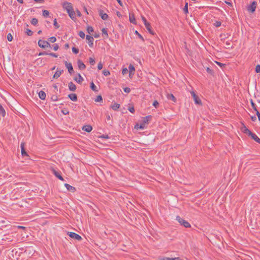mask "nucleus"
<instances>
[{
	"label": "nucleus",
	"instance_id": "nucleus-30",
	"mask_svg": "<svg viewBox=\"0 0 260 260\" xmlns=\"http://www.w3.org/2000/svg\"><path fill=\"white\" fill-rule=\"evenodd\" d=\"M250 104H251V107L252 108H253V109L256 112L257 110V108H256V105L255 104V103L253 102V100L252 99L250 100Z\"/></svg>",
	"mask_w": 260,
	"mask_h": 260
},
{
	"label": "nucleus",
	"instance_id": "nucleus-10",
	"mask_svg": "<svg viewBox=\"0 0 260 260\" xmlns=\"http://www.w3.org/2000/svg\"><path fill=\"white\" fill-rule=\"evenodd\" d=\"M77 65L78 68L81 70H84L86 68V66L80 59H78L77 61Z\"/></svg>",
	"mask_w": 260,
	"mask_h": 260
},
{
	"label": "nucleus",
	"instance_id": "nucleus-6",
	"mask_svg": "<svg viewBox=\"0 0 260 260\" xmlns=\"http://www.w3.org/2000/svg\"><path fill=\"white\" fill-rule=\"evenodd\" d=\"M191 94L193 99L194 103L196 104L202 105V102L199 97L196 94L195 91H191Z\"/></svg>",
	"mask_w": 260,
	"mask_h": 260
},
{
	"label": "nucleus",
	"instance_id": "nucleus-64",
	"mask_svg": "<svg viewBox=\"0 0 260 260\" xmlns=\"http://www.w3.org/2000/svg\"><path fill=\"white\" fill-rule=\"evenodd\" d=\"M51 100L53 101H56L57 100V98L56 95H53L52 97H51Z\"/></svg>",
	"mask_w": 260,
	"mask_h": 260
},
{
	"label": "nucleus",
	"instance_id": "nucleus-50",
	"mask_svg": "<svg viewBox=\"0 0 260 260\" xmlns=\"http://www.w3.org/2000/svg\"><path fill=\"white\" fill-rule=\"evenodd\" d=\"M128 110H129V111L132 113H134L135 111V108L133 106L132 107H129L128 109Z\"/></svg>",
	"mask_w": 260,
	"mask_h": 260
},
{
	"label": "nucleus",
	"instance_id": "nucleus-33",
	"mask_svg": "<svg viewBox=\"0 0 260 260\" xmlns=\"http://www.w3.org/2000/svg\"><path fill=\"white\" fill-rule=\"evenodd\" d=\"M38 20L37 18H32L31 20V23L34 25H36L38 24Z\"/></svg>",
	"mask_w": 260,
	"mask_h": 260
},
{
	"label": "nucleus",
	"instance_id": "nucleus-63",
	"mask_svg": "<svg viewBox=\"0 0 260 260\" xmlns=\"http://www.w3.org/2000/svg\"><path fill=\"white\" fill-rule=\"evenodd\" d=\"M76 12H77V15L78 17H81L82 16V14L79 10H76Z\"/></svg>",
	"mask_w": 260,
	"mask_h": 260
},
{
	"label": "nucleus",
	"instance_id": "nucleus-42",
	"mask_svg": "<svg viewBox=\"0 0 260 260\" xmlns=\"http://www.w3.org/2000/svg\"><path fill=\"white\" fill-rule=\"evenodd\" d=\"M183 11L184 12L185 14H187L188 13V4L187 3H186L185 4V5L183 8Z\"/></svg>",
	"mask_w": 260,
	"mask_h": 260
},
{
	"label": "nucleus",
	"instance_id": "nucleus-58",
	"mask_svg": "<svg viewBox=\"0 0 260 260\" xmlns=\"http://www.w3.org/2000/svg\"><path fill=\"white\" fill-rule=\"evenodd\" d=\"M225 44H226V46H227V47H226V48L230 49V48H232V46H231V43H230V42L227 41V42L225 43Z\"/></svg>",
	"mask_w": 260,
	"mask_h": 260
},
{
	"label": "nucleus",
	"instance_id": "nucleus-27",
	"mask_svg": "<svg viewBox=\"0 0 260 260\" xmlns=\"http://www.w3.org/2000/svg\"><path fill=\"white\" fill-rule=\"evenodd\" d=\"M90 88L95 92H98L99 91L97 87L95 85L93 82H91L90 84Z\"/></svg>",
	"mask_w": 260,
	"mask_h": 260
},
{
	"label": "nucleus",
	"instance_id": "nucleus-8",
	"mask_svg": "<svg viewBox=\"0 0 260 260\" xmlns=\"http://www.w3.org/2000/svg\"><path fill=\"white\" fill-rule=\"evenodd\" d=\"M241 131L248 136L251 135L252 133L243 123H242V126L241 127Z\"/></svg>",
	"mask_w": 260,
	"mask_h": 260
},
{
	"label": "nucleus",
	"instance_id": "nucleus-1",
	"mask_svg": "<svg viewBox=\"0 0 260 260\" xmlns=\"http://www.w3.org/2000/svg\"><path fill=\"white\" fill-rule=\"evenodd\" d=\"M63 8L66 10L70 17L73 20L76 19L75 12L74 10L72 4L71 3L65 2L62 4Z\"/></svg>",
	"mask_w": 260,
	"mask_h": 260
},
{
	"label": "nucleus",
	"instance_id": "nucleus-57",
	"mask_svg": "<svg viewBox=\"0 0 260 260\" xmlns=\"http://www.w3.org/2000/svg\"><path fill=\"white\" fill-rule=\"evenodd\" d=\"M142 20H143L145 25H146V24L149 23V22H147V21L145 17L142 16Z\"/></svg>",
	"mask_w": 260,
	"mask_h": 260
},
{
	"label": "nucleus",
	"instance_id": "nucleus-31",
	"mask_svg": "<svg viewBox=\"0 0 260 260\" xmlns=\"http://www.w3.org/2000/svg\"><path fill=\"white\" fill-rule=\"evenodd\" d=\"M168 99L172 100V101H173L174 102H175L176 101V98L172 94H168Z\"/></svg>",
	"mask_w": 260,
	"mask_h": 260
},
{
	"label": "nucleus",
	"instance_id": "nucleus-12",
	"mask_svg": "<svg viewBox=\"0 0 260 260\" xmlns=\"http://www.w3.org/2000/svg\"><path fill=\"white\" fill-rule=\"evenodd\" d=\"M86 39L88 41V45L90 47H92L93 45V38L89 35H86Z\"/></svg>",
	"mask_w": 260,
	"mask_h": 260
},
{
	"label": "nucleus",
	"instance_id": "nucleus-54",
	"mask_svg": "<svg viewBox=\"0 0 260 260\" xmlns=\"http://www.w3.org/2000/svg\"><path fill=\"white\" fill-rule=\"evenodd\" d=\"M128 72V70L126 68H123L122 70V74L125 75Z\"/></svg>",
	"mask_w": 260,
	"mask_h": 260
},
{
	"label": "nucleus",
	"instance_id": "nucleus-28",
	"mask_svg": "<svg viewBox=\"0 0 260 260\" xmlns=\"http://www.w3.org/2000/svg\"><path fill=\"white\" fill-rule=\"evenodd\" d=\"M120 107V105L117 103H114L111 106V108L114 111H117Z\"/></svg>",
	"mask_w": 260,
	"mask_h": 260
},
{
	"label": "nucleus",
	"instance_id": "nucleus-39",
	"mask_svg": "<svg viewBox=\"0 0 260 260\" xmlns=\"http://www.w3.org/2000/svg\"><path fill=\"white\" fill-rule=\"evenodd\" d=\"M53 25L55 27V28L56 29H57L59 27V25L57 22L56 19H54V20H53Z\"/></svg>",
	"mask_w": 260,
	"mask_h": 260
},
{
	"label": "nucleus",
	"instance_id": "nucleus-46",
	"mask_svg": "<svg viewBox=\"0 0 260 260\" xmlns=\"http://www.w3.org/2000/svg\"><path fill=\"white\" fill-rule=\"evenodd\" d=\"M7 39L10 42L12 41V40H13V36H12V35L10 33L8 34V35H7Z\"/></svg>",
	"mask_w": 260,
	"mask_h": 260
},
{
	"label": "nucleus",
	"instance_id": "nucleus-26",
	"mask_svg": "<svg viewBox=\"0 0 260 260\" xmlns=\"http://www.w3.org/2000/svg\"><path fill=\"white\" fill-rule=\"evenodd\" d=\"M39 96L41 100H45L46 98V93L44 91L41 90L39 92Z\"/></svg>",
	"mask_w": 260,
	"mask_h": 260
},
{
	"label": "nucleus",
	"instance_id": "nucleus-47",
	"mask_svg": "<svg viewBox=\"0 0 260 260\" xmlns=\"http://www.w3.org/2000/svg\"><path fill=\"white\" fill-rule=\"evenodd\" d=\"M255 71L256 73H260V65L259 64H257L256 66L255 69Z\"/></svg>",
	"mask_w": 260,
	"mask_h": 260
},
{
	"label": "nucleus",
	"instance_id": "nucleus-3",
	"mask_svg": "<svg viewBox=\"0 0 260 260\" xmlns=\"http://www.w3.org/2000/svg\"><path fill=\"white\" fill-rule=\"evenodd\" d=\"M50 173L53 174L58 179H63L61 175L60 171L58 169L51 167L50 169Z\"/></svg>",
	"mask_w": 260,
	"mask_h": 260
},
{
	"label": "nucleus",
	"instance_id": "nucleus-35",
	"mask_svg": "<svg viewBox=\"0 0 260 260\" xmlns=\"http://www.w3.org/2000/svg\"><path fill=\"white\" fill-rule=\"evenodd\" d=\"M103 101L102 96L101 95H98L96 98L95 99V102H100Z\"/></svg>",
	"mask_w": 260,
	"mask_h": 260
},
{
	"label": "nucleus",
	"instance_id": "nucleus-45",
	"mask_svg": "<svg viewBox=\"0 0 260 260\" xmlns=\"http://www.w3.org/2000/svg\"><path fill=\"white\" fill-rule=\"evenodd\" d=\"M72 51L75 54H77L79 53V49L76 47H73L72 48Z\"/></svg>",
	"mask_w": 260,
	"mask_h": 260
},
{
	"label": "nucleus",
	"instance_id": "nucleus-20",
	"mask_svg": "<svg viewBox=\"0 0 260 260\" xmlns=\"http://www.w3.org/2000/svg\"><path fill=\"white\" fill-rule=\"evenodd\" d=\"M152 119V116L151 115H148L145 117H144L143 122L145 124H147L148 123L149 121H151Z\"/></svg>",
	"mask_w": 260,
	"mask_h": 260
},
{
	"label": "nucleus",
	"instance_id": "nucleus-32",
	"mask_svg": "<svg viewBox=\"0 0 260 260\" xmlns=\"http://www.w3.org/2000/svg\"><path fill=\"white\" fill-rule=\"evenodd\" d=\"M162 260H181L179 257L170 258L168 257H165Z\"/></svg>",
	"mask_w": 260,
	"mask_h": 260
},
{
	"label": "nucleus",
	"instance_id": "nucleus-7",
	"mask_svg": "<svg viewBox=\"0 0 260 260\" xmlns=\"http://www.w3.org/2000/svg\"><path fill=\"white\" fill-rule=\"evenodd\" d=\"M69 235L71 238L78 241H81L82 239V237L79 235L74 232H70Z\"/></svg>",
	"mask_w": 260,
	"mask_h": 260
},
{
	"label": "nucleus",
	"instance_id": "nucleus-16",
	"mask_svg": "<svg viewBox=\"0 0 260 260\" xmlns=\"http://www.w3.org/2000/svg\"><path fill=\"white\" fill-rule=\"evenodd\" d=\"M69 98L72 101L76 102L78 100L77 95L75 93H71L68 95Z\"/></svg>",
	"mask_w": 260,
	"mask_h": 260
},
{
	"label": "nucleus",
	"instance_id": "nucleus-29",
	"mask_svg": "<svg viewBox=\"0 0 260 260\" xmlns=\"http://www.w3.org/2000/svg\"><path fill=\"white\" fill-rule=\"evenodd\" d=\"M0 114H1L3 116V117L5 116V115H6V111L1 104H0Z\"/></svg>",
	"mask_w": 260,
	"mask_h": 260
},
{
	"label": "nucleus",
	"instance_id": "nucleus-19",
	"mask_svg": "<svg viewBox=\"0 0 260 260\" xmlns=\"http://www.w3.org/2000/svg\"><path fill=\"white\" fill-rule=\"evenodd\" d=\"M69 88L71 91H74L76 90L77 87L76 85L72 82H70L69 83Z\"/></svg>",
	"mask_w": 260,
	"mask_h": 260
},
{
	"label": "nucleus",
	"instance_id": "nucleus-2",
	"mask_svg": "<svg viewBox=\"0 0 260 260\" xmlns=\"http://www.w3.org/2000/svg\"><path fill=\"white\" fill-rule=\"evenodd\" d=\"M176 220L182 225L185 228H190L191 226L190 223L186 220H185L179 216L176 217Z\"/></svg>",
	"mask_w": 260,
	"mask_h": 260
},
{
	"label": "nucleus",
	"instance_id": "nucleus-15",
	"mask_svg": "<svg viewBox=\"0 0 260 260\" xmlns=\"http://www.w3.org/2000/svg\"><path fill=\"white\" fill-rule=\"evenodd\" d=\"M145 26L146 29L148 30V31H149V32L150 34H151L152 35H154L155 32L152 29V27H151V24L150 23L146 24V25Z\"/></svg>",
	"mask_w": 260,
	"mask_h": 260
},
{
	"label": "nucleus",
	"instance_id": "nucleus-22",
	"mask_svg": "<svg viewBox=\"0 0 260 260\" xmlns=\"http://www.w3.org/2000/svg\"><path fill=\"white\" fill-rule=\"evenodd\" d=\"M74 80L78 83H81L83 81V78L80 74H78V77H75Z\"/></svg>",
	"mask_w": 260,
	"mask_h": 260
},
{
	"label": "nucleus",
	"instance_id": "nucleus-17",
	"mask_svg": "<svg viewBox=\"0 0 260 260\" xmlns=\"http://www.w3.org/2000/svg\"><path fill=\"white\" fill-rule=\"evenodd\" d=\"M64 186L69 191H70L72 192H74L76 191V188L69 184L65 183Z\"/></svg>",
	"mask_w": 260,
	"mask_h": 260
},
{
	"label": "nucleus",
	"instance_id": "nucleus-21",
	"mask_svg": "<svg viewBox=\"0 0 260 260\" xmlns=\"http://www.w3.org/2000/svg\"><path fill=\"white\" fill-rule=\"evenodd\" d=\"M129 20L131 23L133 24H136V20L134 14H129Z\"/></svg>",
	"mask_w": 260,
	"mask_h": 260
},
{
	"label": "nucleus",
	"instance_id": "nucleus-18",
	"mask_svg": "<svg viewBox=\"0 0 260 260\" xmlns=\"http://www.w3.org/2000/svg\"><path fill=\"white\" fill-rule=\"evenodd\" d=\"M82 129L86 132L89 133L92 129V127L90 125H86L83 126Z\"/></svg>",
	"mask_w": 260,
	"mask_h": 260
},
{
	"label": "nucleus",
	"instance_id": "nucleus-38",
	"mask_svg": "<svg viewBox=\"0 0 260 260\" xmlns=\"http://www.w3.org/2000/svg\"><path fill=\"white\" fill-rule=\"evenodd\" d=\"M87 31L89 34H91L93 32V28L92 26H88L87 27Z\"/></svg>",
	"mask_w": 260,
	"mask_h": 260
},
{
	"label": "nucleus",
	"instance_id": "nucleus-23",
	"mask_svg": "<svg viewBox=\"0 0 260 260\" xmlns=\"http://www.w3.org/2000/svg\"><path fill=\"white\" fill-rule=\"evenodd\" d=\"M62 72H63V70H61V71L57 70V71L55 73V74L53 76V78H54V79L58 78V77H59L60 76V75H61Z\"/></svg>",
	"mask_w": 260,
	"mask_h": 260
},
{
	"label": "nucleus",
	"instance_id": "nucleus-48",
	"mask_svg": "<svg viewBox=\"0 0 260 260\" xmlns=\"http://www.w3.org/2000/svg\"><path fill=\"white\" fill-rule=\"evenodd\" d=\"M79 36L82 39H84L85 38V34L82 31H80L79 32Z\"/></svg>",
	"mask_w": 260,
	"mask_h": 260
},
{
	"label": "nucleus",
	"instance_id": "nucleus-59",
	"mask_svg": "<svg viewBox=\"0 0 260 260\" xmlns=\"http://www.w3.org/2000/svg\"><path fill=\"white\" fill-rule=\"evenodd\" d=\"M124 91L126 93H129L131 91V89L129 87H125L124 88Z\"/></svg>",
	"mask_w": 260,
	"mask_h": 260
},
{
	"label": "nucleus",
	"instance_id": "nucleus-37",
	"mask_svg": "<svg viewBox=\"0 0 260 260\" xmlns=\"http://www.w3.org/2000/svg\"><path fill=\"white\" fill-rule=\"evenodd\" d=\"M25 32L29 36H31L33 34V31L28 28L26 29Z\"/></svg>",
	"mask_w": 260,
	"mask_h": 260
},
{
	"label": "nucleus",
	"instance_id": "nucleus-24",
	"mask_svg": "<svg viewBox=\"0 0 260 260\" xmlns=\"http://www.w3.org/2000/svg\"><path fill=\"white\" fill-rule=\"evenodd\" d=\"M128 69H129V74H133V75H134L135 74V69L134 66L131 64L128 67Z\"/></svg>",
	"mask_w": 260,
	"mask_h": 260
},
{
	"label": "nucleus",
	"instance_id": "nucleus-49",
	"mask_svg": "<svg viewBox=\"0 0 260 260\" xmlns=\"http://www.w3.org/2000/svg\"><path fill=\"white\" fill-rule=\"evenodd\" d=\"M145 126H146V124H145V123L142 121V122L140 123V125H139V128H140V129H144V128L145 127Z\"/></svg>",
	"mask_w": 260,
	"mask_h": 260
},
{
	"label": "nucleus",
	"instance_id": "nucleus-5",
	"mask_svg": "<svg viewBox=\"0 0 260 260\" xmlns=\"http://www.w3.org/2000/svg\"><path fill=\"white\" fill-rule=\"evenodd\" d=\"M38 46L42 48H46L50 47V45L48 41L39 40L38 43Z\"/></svg>",
	"mask_w": 260,
	"mask_h": 260
},
{
	"label": "nucleus",
	"instance_id": "nucleus-11",
	"mask_svg": "<svg viewBox=\"0 0 260 260\" xmlns=\"http://www.w3.org/2000/svg\"><path fill=\"white\" fill-rule=\"evenodd\" d=\"M99 13L100 16L101 17V18L103 20H106L108 19V15L106 13H105L103 10H99Z\"/></svg>",
	"mask_w": 260,
	"mask_h": 260
},
{
	"label": "nucleus",
	"instance_id": "nucleus-51",
	"mask_svg": "<svg viewBox=\"0 0 260 260\" xmlns=\"http://www.w3.org/2000/svg\"><path fill=\"white\" fill-rule=\"evenodd\" d=\"M48 54V52H46V51H44V52H40L38 54L39 56H41V55H47Z\"/></svg>",
	"mask_w": 260,
	"mask_h": 260
},
{
	"label": "nucleus",
	"instance_id": "nucleus-53",
	"mask_svg": "<svg viewBox=\"0 0 260 260\" xmlns=\"http://www.w3.org/2000/svg\"><path fill=\"white\" fill-rule=\"evenodd\" d=\"M102 68H103V64L101 62H100L98 64V69L99 70H100Z\"/></svg>",
	"mask_w": 260,
	"mask_h": 260
},
{
	"label": "nucleus",
	"instance_id": "nucleus-34",
	"mask_svg": "<svg viewBox=\"0 0 260 260\" xmlns=\"http://www.w3.org/2000/svg\"><path fill=\"white\" fill-rule=\"evenodd\" d=\"M221 22L220 21H215L213 23V25L216 27H219L221 26Z\"/></svg>",
	"mask_w": 260,
	"mask_h": 260
},
{
	"label": "nucleus",
	"instance_id": "nucleus-40",
	"mask_svg": "<svg viewBox=\"0 0 260 260\" xmlns=\"http://www.w3.org/2000/svg\"><path fill=\"white\" fill-rule=\"evenodd\" d=\"M135 34L136 35H137L138 36V37H139L140 39H141L143 42L144 41V38L143 37V36H142L141 34H140L138 32V31L137 30H136V31H135Z\"/></svg>",
	"mask_w": 260,
	"mask_h": 260
},
{
	"label": "nucleus",
	"instance_id": "nucleus-9",
	"mask_svg": "<svg viewBox=\"0 0 260 260\" xmlns=\"http://www.w3.org/2000/svg\"><path fill=\"white\" fill-rule=\"evenodd\" d=\"M66 67L68 69V72L70 74H72L74 72L73 68L71 63H68L67 61L64 62Z\"/></svg>",
	"mask_w": 260,
	"mask_h": 260
},
{
	"label": "nucleus",
	"instance_id": "nucleus-36",
	"mask_svg": "<svg viewBox=\"0 0 260 260\" xmlns=\"http://www.w3.org/2000/svg\"><path fill=\"white\" fill-rule=\"evenodd\" d=\"M42 14L44 17H47L49 15V12L48 10H43Z\"/></svg>",
	"mask_w": 260,
	"mask_h": 260
},
{
	"label": "nucleus",
	"instance_id": "nucleus-4",
	"mask_svg": "<svg viewBox=\"0 0 260 260\" xmlns=\"http://www.w3.org/2000/svg\"><path fill=\"white\" fill-rule=\"evenodd\" d=\"M257 6V3L255 1L252 2L250 5L247 7V11L251 13L255 12Z\"/></svg>",
	"mask_w": 260,
	"mask_h": 260
},
{
	"label": "nucleus",
	"instance_id": "nucleus-60",
	"mask_svg": "<svg viewBox=\"0 0 260 260\" xmlns=\"http://www.w3.org/2000/svg\"><path fill=\"white\" fill-rule=\"evenodd\" d=\"M62 112L64 115H67L69 113V112L67 109H64L62 110Z\"/></svg>",
	"mask_w": 260,
	"mask_h": 260
},
{
	"label": "nucleus",
	"instance_id": "nucleus-55",
	"mask_svg": "<svg viewBox=\"0 0 260 260\" xmlns=\"http://www.w3.org/2000/svg\"><path fill=\"white\" fill-rule=\"evenodd\" d=\"M59 48V46L58 45V44H55L53 45V50L54 51H56Z\"/></svg>",
	"mask_w": 260,
	"mask_h": 260
},
{
	"label": "nucleus",
	"instance_id": "nucleus-44",
	"mask_svg": "<svg viewBox=\"0 0 260 260\" xmlns=\"http://www.w3.org/2000/svg\"><path fill=\"white\" fill-rule=\"evenodd\" d=\"M89 63L91 65H94V63H95V60L94 58H92V57H90L89 59Z\"/></svg>",
	"mask_w": 260,
	"mask_h": 260
},
{
	"label": "nucleus",
	"instance_id": "nucleus-61",
	"mask_svg": "<svg viewBox=\"0 0 260 260\" xmlns=\"http://www.w3.org/2000/svg\"><path fill=\"white\" fill-rule=\"evenodd\" d=\"M216 63L221 68H222L223 67L225 66V64H223L222 63L219 62H216Z\"/></svg>",
	"mask_w": 260,
	"mask_h": 260
},
{
	"label": "nucleus",
	"instance_id": "nucleus-13",
	"mask_svg": "<svg viewBox=\"0 0 260 260\" xmlns=\"http://www.w3.org/2000/svg\"><path fill=\"white\" fill-rule=\"evenodd\" d=\"M25 144L24 143H21L20 144V147L21 149V154L22 156H28L27 153L26 152L25 150Z\"/></svg>",
	"mask_w": 260,
	"mask_h": 260
},
{
	"label": "nucleus",
	"instance_id": "nucleus-25",
	"mask_svg": "<svg viewBox=\"0 0 260 260\" xmlns=\"http://www.w3.org/2000/svg\"><path fill=\"white\" fill-rule=\"evenodd\" d=\"M102 35L104 39H107L108 38V34L106 28H103L102 29Z\"/></svg>",
	"mask_w": 260,
	"mask_h": 260
},
{
	"label": "nucleus",
	"instance_id": "nucleus-56",
	"mask_svg": "<svg viewBox=\"0 0 260 260\" xmlns=\"http://www.w3.org/2000/svg\"><path fill=\"white\" fill-rule=\"evenodd\" d=\"M48 55H50L51 56L54 57H57L58 56L57 54L54 53H48Z\"/></svg>",
	"mask_w": 260,
	"mask_h": 260
},
{
	"label": "nucleus",
	"instance_id": "nucleus-41",
	"mask_svg": "<svg viewBox=\"0 0 260 260\" xmlns=\"http://www.w3.org/2000/svg\"><path fill=\"white\" fill-rule=\"evenodd\" d=\"M103 74L105 76H108L110 74V73L109 70H104L103 71Z\"/></svg>",
	"mask_w": 260,
	"mask_h": 260
},
{
	"label": "nucleus",
	"instance_id": "nucleus-62",
	"mask_svg": "<svg viewBox=\"0 0 260 260\" xmlns=\"http://www.w3.org/2000/svg\"><path fill=\"white\" fill-rule=\"evenodd\" d=\"M206 70H207V72L208 73H209V74H212V73H213V71H212V70H211V69H210L209 68H207Z\"/></svg>",
	"mask_w": 260,
	"mask_h": 260
},
{
	"label": "nucleus",
	"instance_id": "nucleus-52",
	"mask_svg": "<svg viewBox=\"0 0 260 260\" xmlns=\"http://www.w3.org/2000/svg\"><path fill=\"white\" fill-rule=\"evenodd\" d=\"M153 106H154L156 108H157V107L159 105V103L157 101H154L153 103Z\"/></svg>",
	"mask_w": 260,
	"mask_h": 260
},
{
	"label": "nucleus",
	"instance_id": "nucleus-14",
	"mask_svg": "<svg viewBox=\"0 0 260 260\" xmlns=\"http://www.w3.org/2000/svg\"><path fill=\"white\" fill-rule=\"evenodd\" d=\"M249 136H250L252 139L254 140L257 143L260 144V139L257 136L256 134L251 133V134Z\"/></svg>",
	"mask_w": 260,
	"mask_h": 260
},
{
	"label": "nucleus",
	"instance_id": "nucleus-43",
	"mask_svg": "<svg viewBox=\"0 0 260 260\" xmlns=\"http://www.w3.org/2000/svg\"><path fill=\"white\" fill-rule=\"evenodd\" d=\"M48 41L51 42V43H54L56 41V38L55 37H51L48 38Z\"/></svg>",
	"mask_w": 260,
	"mask_h": 260
}]
</instances>
